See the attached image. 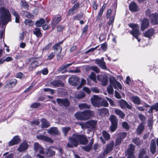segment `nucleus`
<instances>
[{
	"label": "nucleus",
	"mask_w": 158,
	"mask_h": 158,
	"mask_svg": "<svg viewBox=\"0 0 158 158\" xmlns=\"http://www.w3.org/2000/svg\"><path fill=\"white\" fill-rule=\"evenodd\" d=\"M88 142V139L84 135L73 134L72 136L69 138L67 145L69 148H72L77 147L79 143L81 144H85Z\"/></svg>",
	"instance_id": "nucleus-1"
},
{
	"label": "nucleus",
	"mask_w": 158,
	"mask_h": 158,
	"mask_svg": "<svg viewBox=\"0 0 158 158\" xmlns=\"http://www.w3.org/2000/svg\"><path fill=\"white\" fill-rule=\"evenodd\" d=\"M0 18L1 20L0 21V26L3 27L11 21V15L9 10L4 7L0 8Z\"/></svg>",
	"instance_id": "nucleus-2"
},
{
	"label": "nucleus",
	"mask_w": 158,
	"mask_h": 158,
	"mask_svg": "<svg viewBox=\"0 0 158 158\" xmlns=\"http://www.w3.org/2000/svg\"><path fill=\"white\" fill-rule=\"evenodd\" d=\"M94 112L90 110H85L82 112L77 113L75 114L76 119L81 120H86L89 119L94 115Z\"/></svg>",
	"instance_id": "nucleus-3"
},
{
	"label": "nucleus",
	"mask_w": 158,
	"mask_h": 158,
	"mask_svg": "<svg viewBox=\"0 0 158 158\" xmlns=\"http://www.w3.org/2000/svg\"><path fill=\"white\" fill-rule=\"evenodd\" d=\"M62 42V41H61L59 43L55 44L53 46V48L54 50V52H52L50 54L47 59V60H50L52 59L55 56V53H56L57 56L60 54L62 48L60 46V45L61 44Z\"/></svg>",
	"instance_id": "nucleus-4"
},
{
	"label": "nucleus",
	"mask_w": 158,
	"mask_h": 158,
	"mask_svg": "<svg viewBox=\"0 0 158 158\" xmlns=\"http://www.w3.org/2000/svg\"><path fill=\"white\" fill-rule=\"evenodd\" d=\"M129 26L132 29V31H130L131 34L137 40L138 42H139L140 40L138 38L139 35L140 34L139 30V25L136 24L130 23Z\"/></svg>",
	"instance_id": "nucleus-5"
},
{
	"label": "nucleus",
	"mask_w": 158,
	"mask_h": 158,
	"mask_svg": "<svg viewBox=\"0 0 158 158\" xmlns=\"http://www.w3.org/2000/svg\"><path fill=\"white\" fill-rule=\"evenodd\" d=\"M97 124V121L95 120H91L87 122L80 124L82 128H94Z\"/></svg>",
	"instance_id": "nucleus-6"
},
{
	"label": "nucleus",
	"mask_w": 158,
	"mask_h": 158,
	"mask_svg": "<svg viewBox=\"0 0 158 158\" xmlns=\"http://www.w3.org/2000/svg\"><path fill=\"white\" fill-rule=\"evenodd\" d=\"M92 105L95 107H99L102 106V98L96 95H93L90 98Z\"/></svg>",
	"instance_id": "nucleus-7"
},
{
	"label": "nucleus",
	"mask_w": 158,
	"mask_h": 158,
	"mask_svg": "<svg viewBox=\"0 0 158 158\" xmlns=\"http://www.w3.org/2000/svg\"><path fill=\"white\" fill-rule=\"evenodd\" d=\"M69 81L70 84L76 86L79 84L80 80L77 76L74 75L69 78Z\"/></svg>",
	"instance_id": "nucleus-8"
},
{
	"label": "nucleus",
	"mask_w": 158,
	"mask_h": 158,
	"mask_svg": "<svg viewBox=\"0 0 158 158\" xmlns=\"http://www.w3.org/2000/svg\"><path fill=\"white\" fill-rule=\"evenodd\" d=\"M31 64L29 67V69L30 71L34 70L36 67L39 65V63L35 59H31L30 60Z\"/></svg>",
	"instance_id": "nucleus-9"
},
{
	"label": "nucleus",
	"mask_w": 158,
	"mask_h": 158,
	"mask_svg": "<svg viewBox=\"0 0 158 158\" xmlns=\"http://www.w3.org/2000/svg\"><path fill=\"white\" fill-rule=\"evenodd\" d=\"M104 58L102 57L101 59H97L94 60L96 64H97L99 67L103 69H106V63L104 61Z\"/></svg>",
	"instance_id": "nucleus-10"
},
{
	"label": "nucleus",
	"mask_w": 158,
	"mask_h": 158,
	"mask_svg": "<svg viewBox=\"0 0 158 158\" xmlns=\"http://www.w3.org/2000/svg\"><path fill=\"white\" fill-rule=\"evenodd\" d=\"M62 17L60 15L55 16L53 18L52 22V26L53 29H54L56 26L60 21Z\"/></svg>",
	"instance_id": "nucleus-11"
},
{
	"label": "nucleus",
	"mask_w": 158,
	"mask_h": 158,
	"mask_svg": "<svg viewBox=\"0 0 158 158\" xmlns=\"http://www.w3.org/2000/svg\"><path fill=\"white\" fill-rule=\"evenodd\" d=\"M118 102L122 109H125L127 108L129 109H131L132 108V106L131 105H129L126 101L123 99L119 100Z\"/></svg>",
	"instance_id": "nucleus-12"
},
{
	"label": "nucleus",
	"mask_w": 158,
	"mask_h": 158,
	"mask_svg": "<svg viewBox=\"0 0 158 158\" xmlns=\"http://www.w3.org/2000/svg\"><path fill=\"white\" fill-rule=\"evenodd\" d=\"M138 158H149L148 150L145 149H141Z\"/></svg>",
	"instance_id": "nucleus-13"
},
{
	"label": "nucleus",
	"mask_w": 158,
	"mask_h": 158,
	"mask_svg": "<svg viewBox=\"0 0 158 158\" xmlns=\"http://www.w3.org/2000/svg\"><path fill=\"white\" fill-rule=\"evenodd\" d=\"M29 146V144L26 141H24L21 143L18 149V150L19 152L24 151L27 149Z\"/></svg>",
	"instance_id": "nucleus-14"
},
{
	"label": "nucleus",
	"mask_w": 158,
	"mask_h": 158,
	"mask_svg": "<svg viewBox=\"0 0 158 158\" xmlns=\"http://www.w3.org/2000/svg\"><path fill=\"white\" fill-rule=\"evenodd\" d=\"M149 20L147 19L143 18L141 21L140 27L141 30L143 31L147 28L149 26Z\"/></svg>",
	"instance_id": "nucleus-15"
},
{
	"label": "nucleus",
	"mask_w": 158,
	"mask_h": 158,
	"mask_svg": "<svg viewBox=\"0 0 158 158\" xmlns=\"http://www.w3.org/2000/svg\"><path fill=\"white\" fill-rule=\"evenodd\" d=\"M34 148L35 152H39L40 154H44L43 148L38 143H35L34 145Z\"/></svg>",
	"instance_id": "nucleus-16"
},
{
	"label": "nucleus",
	"mask_w": 158,
	"mask_h": 158,
	"mask_svg": "<svg viewBox=\"0 0 158 158\" xmlns=\"http://www.w3.org/2000/svg\"><path fill=\"white\" fill-rule=\"evenodd\" d=\"M110 82L111 85H112L115 89H122V86L121 84L114 78L110 79Z\"/></svg>",
	"instance_id": "nucleus-17"
},
{
	"label": "nucleus",
	"mask_w": 158,
	"mask_h": 158,
	"mask_svg": "<svg viewBox=\"0 0 158 158\" xmlns=\"http://www.w3.org/2000/svg\"><path fill=\"white\" fill-rule=\"evenodd\" d=\"M114 145V142L113 141H111L108 144L105 149L104 151V154H108L112 150L113 147Z\"/></svg>",
	"instance_id": "nucleus-18"
},
{
	"label": "nucleus",
	"mask_w": 158,
	"mask_h": 158,
	"mask_svg": "<svg viewBox=\"0 0 158 158\" xmlns=\"http://www.w3.org/2000/svg\"><path fill=\"white\" fill-rule=\"evenodd\" d=\"M56 101L58 104L61 106H68L69 104V102L67 99L57 98Z\"/></svg>",
	"instance_id": "nucleus-19"
},
{
	"label": "nucleus",
	"mask_w": 158,
	"mask_h": 158,
	"mask_svg": "<svg viewBox=\"0 0 158 158\" xmlns=\"http://www.w3.org/2000/svg\"><path fill=\"white\" fill-rule=\"evenodd\" d=\"M151 22L154 24L158 23V14L156 13L152 14L150 15Z\"/></svg>",
	"instance_id": "nucleus-20"
},
{
	"label": "nucleus",
	"mask_w": 158,
	"mask_h": 158,
	"mask_svg": "<svg viewBox=\"0 0 158 158\" xmlns=\"http://www.w3.org/2000/svg\"><path fill=\"white\" fill-rule=\"evenodd\" d=\"M48 132L50 134L54 135H58L60 134L58 128L55 127H51L48 130Z\"/></svg>",
	"instance_id": "nucleus-21"
},
{
	"label": "nucleus",
	"mask_w": 158,
	"mask_h": 158,
	"mask_svg": "<svg viewBox=\"0 0 158 158\" xmlns=\"http://www.w3.org/2000/svg\"><path fill=\"white\" fill-rule=\"evenodd\" d=\"M36 137L38 139H41L50 143L53 142V141L51 138L46 136L39 135H37Z\"/></svg>",
	"instance_id": "nucleus-22"
},
{
	"label": "nucleus",
	"mask_w": 158,
	"mask_h": 158,
	"mask_svg": "<svg viewBox=\"0 0 158 158\" xmlns=\"http://www.w3.org/2000/svg\"><path fill=\"white\" fill-rule=\"evenodd\" d=\"M20 142L19 137L18 136L14 137L13 139L9 143V146H13L16 144Z\"/></svg>",
	"instance_id": "nucleus-23"
},
{
	"label": "nucleus",
	"mask_w": 158,
	"mask_h": 158,
	"mask_svg": "<svg viewBox=\"0 0 158 158\" xmlns=\"http://www.w3.org/2000/svg\"><path fill=\"white\" fill-rule=\"evenodd\" d=\"M55 148L53 146H50L47 149V155L49 157H51L55 155V152L53 150Z\"/></svg>",
	"instance_id": "nucleus-24"
},
{
	"label": "nucleus",
	"mask_w": 158,
	"mask_h": 158,
	"mask_svg": "<svg viewBox=\"0 0 158 158\" xmlns=\"http://www.w3.org/2000/svg\"><path fill=\"white\" fill-rule=\"evenodd\" d=\"M129 8L130 10L136 12L138 10V7L135 2H132L129 5Z\"/></svg>",
	"instance_id": "nucleus-25"
},
{
	"label": "nucleus",
	"mask_w": 158,
	"mask_h": 158,
	"mask_svg": "<svg viewBox=\"0 0 158 158\" xmlns=\"http://www.w3.org/2000/svg\"><path fill=\"white\" fill-rule=\"evenodd\" d=\"M17 81L15 79L10 80L6 84V86L9 88L14 87L17 83Z\"/></svg>",
	"instance_id": "nucleus-26"
},
{
	"label": "nucleus",
	"mask_w": 158,
	"mask_h": 158,
	"mask_svg": "<svg viewBox=\"0 0 158 158\" xmlns=\"http://www.w3.org/2000/svg\"><path fill=\"white\" fill-rule=\"evenodd\" d=\"M99 81H101V83L102 85L106 86L107 85L108 82V78L106 76H102L100 78L99 77L98 78Z\"/></svg>",
	"instance_id": "nucleus-27"
},
{
	"label": "nucleus",
	"mask_w": 158,
	"mask_h": 158,
	"mask_svg": "<svg viewBox=\"0 0 158 158\" xmlns=\"http://www.w3.org/2000/svg\"><path fill=\"white\" fill-rule=\"evenodd\" d=\"M154 33V30L151 28L148 30L147 31L144 32L143 35L146 37L150 38L153 35Z\"/></svg>",
	"instance_id": "nucleus-28"
},
{
	"label": "nucleus",
	"mask_w": 158,
	"mask_h": 158,
	"mask_svg": "<svg viewBox=\"0 0 158 158\" xmlns=\"http://www.w3.org/2000/svg\"><path fill=\"white\" fill-rule=\"evenodd\" d=\"M156 148L155 142L154 140H152L150 144V151L152 154H154L155 153Z\"/></svg>",
	"instance_id": "nucleus-29"
},
{
	"label": "nucleus",
	"mask_w": 158,
	"mask_h": 158,
	"mask_svg": "<svg viewBox=\"0 0 158 158\" xmlns=\"http://www.w3.org/2000/svg\"><path fill=\"white\" fill-rule=\"evenodd\" d=\"M41 127L43 128H48L50 126L49 123L45 118H42L41 120Z\"/></svg>",
	"instance_id": "nucleus-30"
},
{
	"label": "nucleus",
	"mask_w": 158,
	"mask_h": 158,
	"mask_svg": "<svg viewBox=\"0 0 158 158\" xmlns=\"http://www.w3.org/2000/svg\"><path fill=\"white\" fill-rule=\"evenodd\" d=\"M144 128V126L142 124V123H141L136 129V132L137 135H139L141 134L143 131Z\"/></svg>",
	"instance_id": "nucleus-31"
},
{
	"label": "nucleus",
	"mask_w": 158,
	"mask_h": 158,
	"mask_svg": "<svg viewBox=\"0 0 158 158\" xmlns=\"http://www.w3.org/2000/svg\"><path fill=\"white\" fill-rule=\"evenodd\" d=\"M131 99L133 102L137 105L141 104V101L139 98L136 96H133L131 98Z\"/></svg>",
	"instance_id": "nucleus-32"
},
{
	"label": "nucleus",
	"mask_w": 158,
	"mask_h": 158,
	"mask_svg": "<svg viewBox=\"0 0 158 158\" xmlns=\"http://www.w3.org/2000/svg\"><path fill=\"white\" fill-rule=\"evenodd\" d=\"M85 96V93L83 92H80L75 94L74 98L78 99L84 98Z\"/></svg>",
	"instance_id": "nucleus-33"
},
{
	"label": "nucleus",
	"mask_w": 158,
	"mask_h": 158,
	"mask_svg": "<svg viewBox=\"0 0 158 158\" xmlns=\"http://www.w3.org/2000/svg\"><path fill=\"white\" fill-rule=\"evenodd\" d=\"M11 13L15 17V21L16 23H19V22L20 17L18 13L14 9H12L11 11Z\"/></svg>",
	"instance_id": "nucleus-34"
},
{
	"label": "nucleus",
	"mask_w": 158,
	"mask_h": 158,
	"mask_svg": "<svg viewBox=\"0 0 158 158\" xmlns=\"http://www.w3.org/2000/svg\"><path fill=\"white\" fill-rule=\"evenodd\" d=\"M72 64H73V63H69V64H66L64 65H63L59 68L58 70L59 72H61L62 73H63L65 72H66L67 71L65 70L64 72L63 71L66 68H67L68 67L71 65Z\"/></svg>",
	"instance_id": "nucleus-35"
},
{
	"label": "nucleus",
	"mask_w": 158,
	"mask_h": 158,
	"mask_svg": "<svg viewBox=\"0 0 158 158\" xmlns=\"http://www.w3.org/2000/svg\"><path fill=\"white\" fill-rule=\"evenodd\" d=\"M79 4L78 3H76L73 6L72 8L70 9L69 11V13L70 14H73L75 13V11L77 10L79 7Z\"/></svg>",
	"instance_id": "nucleus-36"
},
{
	"label": "nucleus",
	"mask_w": 158,
	"mask_h": 158,
	"mask_svg": "<svg viewBox=\"0 0 158 158\" xmlns=\"http://www.w3.org/2000/svg\"><path fill=\"white\" fill-rule=\"evenodd\" d=\"M33 33L38 37H41L42 35V34L40 32V29L39 28H35L34 30L33 31Z\"/></svg>",
	"instance_id": "nucleus-37"
},
{
	"label": "nucleus",
	"mask_w": 158,
	"mask_h": 158,
	"mask_svg": "<svg viewBox=\"0 0 158 158\" xmlns=\"http://www.w3.org/2000/svg\"><path fill=\"white\" fill-rule=\"evenodd\" d=\"M78 106L81 110L89 109L90 107V106L86 103H83L79 104Z\"/></svg>",
	"instance_id": "nucleus-38"
},
{
	"label": "nucleus",
	"mask_w": 158,
	"mask_h": 158,
	"mask_svg": "<svg viewBox=\"0 0 158 158\" xmlns=\"http://www.w3.org/2000/svg\"><path fill=\"white\" fill-rule=\"evenodd\" d=\"M115 114L121 118H123L125 116V114L123 112L120 110L116 109L115 110Z\"/></svg>",
	"instance_id": "nucleus-39"
},
{
	"label": "nucleus",
	"mask_w": 158,
	"mask_h": 158,
	"mask_svg": "<svg viewBox=\"0 0 158 158\" xmlns=\"http://www.w3.org/2000/svg\"><path fill=\"white\" fill-rule=\"evenodd\" d=\"M135 150V146L133 144L130 145V147L127 150V153L134 154Z\"/></svg>",
	"instance_id": "nucleus-40"
},
{
	"label": "nucleus",
	"mask_w": 158,
	"mask_h": 158,
	"mask_svg": "<svg viewBox=\"0 0 158 158\" xmlns=\"http://www.w3.org/2000/svg\"><path fill=\"white\" fill-rule=\"evenodd\" d=\"M45 23V21L43 19H40L39 20L37 21L36 22V25L37 27H41Z\"/></svg>",
	"instance_id": "nucleus-41"
},
{
	"label": "nucleus",
	"mask_w": 158,
	"mask_h": 158,
	"mask_svg": "<svg viewBox=\"0 0 158 158\" xmlns=\"http://www.w3.org/2000/svg\"><path fill=\"white\" fill-rule=\"evenodd\" d=\"M102 135L104 138L106 140H109L110 138V135L107 131H104L102 132Z\"/></svg>",
	"instance_id": "nucleus-42"
},
{
	"label": "nucleus",
	"mask_w": 158,
	"mask_h": 158,
	"mask_svg": "<svg viewBox=\"0 0 158 158\" xmlns=\"http://www.w3.org/2000/svg\"><path fill=\"white\" fill-rule=\"evenodd\" d=\"M110 121L111 122V124H117V121L116 120V117L114 115H111L110 117Z\"/></svg>",
	"instance_id": "nucleus-43"
},
{
	"label": "nucleus",
	"mask_w": 158,
	"mask_h": 158,
	"mask_svg": "<svg viewBox=\"0 0 158 158\" xmlns=\"http://www.w3.org/2000/svg\"><path fill=\"white\" fill-rule=\"evenodd\" d=\"M107 91L108 94L110 95L113 94L114 93L113 86L110 84V85L107 87Z\"/></svg>",
	"instance_id": "nucleus-44"
},
{
	"label": "nucleus",
	"mask_w": 158,
	"mask_h": 158,
	"mask_svg": "<svg viewBox=\"0 0 158 158\" xmlns=\"http://www.w3.org/2000/svg\"><path fill=\"white\" fill-rule=\"evenodd\" d=\"M89 77L93 81H94L96 83H97L96 77V74L95 73L93 72H92L90 75Z\"/></svg>",
	"instance_id": "nucleus-45"
},
{
	"label": "nucleus",
	"mask_w": 158,
	"mask_h": 158,
	"mask_svg": "<svg viewBox=\"0 0 158 158\" xmlns=\"http://www.w3.org/2000/svg\"><path fill=\"white\" fill-rule=\"evenodd\" d=\"M21 4L24 8L27 9L28 7V4L24 0H22L21 1Z\"/></svg>",
	"instance_id": "nucleus-46"
},
{
	"label": "nucleus",
	"mask_w": 158,
	"mask_h": 158,
	"mask_svg": "<svg viewBox=\"0 0 158 158\" xmlns=\"http://www.w3.org/2000/svg\"><path fill=\"white\" fill-rule=\"evenodd\" d=\"M70 130V127H64L62 128L63 132L65 136L66 135L67 132Z\"/></svg>",
	"instance_id": "nucleus-47"
},
{
	"label": "nucleus",
	"mask_w": 158,
	"mask_h": 158,
	"mask_svg": "<svg viewBox=\"0 0 158 158\" xmlns=\"http://www.w3.org/2000/svg\"><path fill=\"white\" fill-rule=\"evenodd\" d=\"M98 111L100 112H102L105 114H106L109 112L108 110L106 108L98 109Z\"/></svg>",
	"instance_id": "nucleus-48"
},
{
	"label": "nucleus",
	"mask_w": 158,
	"mask_h": 158,
	"mask_svg": "<svg viewBox=\"0 0 158 158\" xmlns=\"http://www.w3.org/2000/svg\"><path fill=\"white\" fill-rule=\"evenodd\" d=\"M83 15L82 13H80L77 15L73 17L74 19L76 20H79L82 18Z\"/></svg>",
	"instance_id": "nucleus-49"
},
{
	"label": "nucleus",
	"mask_w": 158,
	"mask_h": 158,
	"mask_svg": "<svg viewBox=\"0 0 158 158\" xmlns=\"http://www.w3.org/2000/svg\"><path fill=\"white\" fill-rule=\"evenodd\" d=\"M90 69L94 71L97 73H99L100 71L99 69L97 66H93L91 67Z\"/></svg>",
	"instance_id": "nucleus-50"
},
{
	"label": "nucleus",
	"mask_w": 158,
	"mask_h": 158,
	"mask_svg": "<svg viewBox=\"0 0 158 158\" xmlns=\"http://www.w3.org/2000/svg\"><path fill=\"white\" fill-rule=\"evenodd\" d=\"M111 126L110 127V130L112 132H114L115 131L117 127V124H111Z\"/></svg>",
	"instance_id": "nucleus-51"
},
{
	"label": "nucleus",
	"mask_w": 158,
	"mask_h": 158,
	"mask_svg": "<svg viewBox=\"0 0 158 158\" xmlns=\"http://www.w3.org/2000/svg\"><path fill=\"white\" fill-rule=\"evenodd\" d=\"M16 77L20 79H23L24 77V76L22 73L19 72L17 73Z\"/></svg>",
	"instance_id": "nucleus-52"
},
{
	"label": "nucleus",
	"mask_w": 158,
	"mask_h": 158,
	"mask_svg": "<svg viewBox=\"0 0 158 158\" xmlns=\"http://www.w3.org/2000/svg\"><path fill=\"white\" fill-rule=\"evenodd\" d=\"M86 80L85 79L82 78L81 81L80 85L79 86L77 87V89H79V88H81L82 86L84 85H85V84L86 83Z\"/></svg>",
	"instance_id": "nucleus-53"
},
{
	"label": "nucleus",
	"mask_w": 158,
	"mask_h": 158,
	"mask_svg": "<svg viewBox=\"0 0 158 158\" xmlns=\"http://www.w3.org/2000/svg\"><path fill=\"white\" fill-rule=\"evenodd\" d=\"M140 141V139L138 138H135L133 139V142L137 145H138L139 144Z\"/></svg>",
	"instance_id": "nucleus-54"
},
{
	"label": "nucleus",
	"mask_w": 158,
	"mask_h": 158,
	"mask_svg": "<svg viewBox=\"0 0 158 158\" xmlns=\"http://www.w3.org/2000/svg\"><path fill=\"white\" fill-rule=\"evenodd\" d=\"M139 118L140 120L142 121V124H143V123L145 121V117L142 114H139L138 115Z\"/></svg>",
	"instance_id": "nucleus-55"
},
{
	"label": "nucleus",
	"mask_w": 158,
	"mask_h": 158,
	"mask_svg": "<svg viewBox=\"0 0 158 158\" xmlns=\"http://www.w3.org/2000/svg\"><path fill=\"white\" fill-rule=\"evenodd\" d=\"M44 90L45 92H48L51 94H53L54 93V90L50 89L49 88H44Z\"/></svg>",
	"instance_id": "nucleus-56"
},
{
	"label": "nucleus",
	"mask_w": 158,
	"mask_h": 158,
	"mask_svg": "<svg viewBox=\"0 0 158 158\" xmlns=\"http://www.w3.org/2000/svg\"><path fill=\"white\" fill-rule=\"evenodd\" d=\"M127 135V134L126 132L121 133L119 134V136L118 137L120 138L122 140L126 137Z\"/></svg>",
	"instance_id": "nucleus-57"
},
{
	"label": "nucleus",
	"mask_w": 158,
	"mask_h": 158,
	"mask_svg": "<svg viewBox=\"0 0 158 158\" xmlns=\"http://www.w3.org/2000/svg\"><path fill=\"white\" fill-rule=\"evenodd\" d=\"M31 124L33 126H36L38 125L40 122L38 120L33 121L30 122Z\"/></svg>",
	"instance_id": "nucleus-58"
},
{
	"label": "nucleus",
	"mask_w": 158,
	"mask_h": 158,
	"mask_svg": "<svg viewBox=\"0 0 158 158\" xmlns=\"http://www.w3.org/2000/svg\"><path fill=\"white\" fill-rule=\"evenodd\" d=\"M122 126L126 130H128L129 128V126L127 123L126 122H123L122 123Z\"/></svg>",
	"instance_id": "nucleus-59"
},
{
	"label": "nucleus",
	"mask_w": 158,
	"mask_h": 158,
	"mask_svg": "<svg viewBox=\"0 0 158 158\" xmlns=\"http://www.w3.org/2000/svg\"><path fill=\"white\" fill-rule=\"evenodd\" d=\"M83 90L85 92L88 94H90L91 92V90H90L89 89L85 87H84L83 88Z\"/></svg>",
	"instance_id": "nucleus-60"
},
{
	"label": "nucleus",
	"mask_w": 158,
	"mask_h": 158,
	"mask_svg": "<svg viewBox=\"0 0 158 158\" xmlns=\"http://www.w3.org/2000/svg\"><path fill=\"white\" fill-rule=\"evenodd\" d=\"M122 140V139L118 137L117 138L115 141L116 146L119 145L121 142Z\"/></svg>",
	"instance_id": "nucleus-61"
},
{
	"label": "nucleus",
	"mask_w": 158,
	"mask_h": 158,
	"mask_svg": "<svg viewBox=\"0 0 158 158\" xmlns=\"http://www.w3.org/2000/svg\"><path fill=\"white\" fill-rule=\"evenodd\" d=\"M82 148L85 151L87 152H89L91 149V147H90V146H89L88 145L87 146L83 147Z\"/></svg>",
	"instance_id": "nucleus-62"
},
{
	"label": "nucleus",
	"mask_w": 158,
	"mask_h": 158,
	"mask_svg": "<svg viewBox=\"0 0 158 158\" xmlns=\"http://www.w3.org/2000/svg\"><path fill=\"white\" fill-rule=\"evenodd\" d=\"M40 103H35L31 105V107L32 108H38L40 106Z\"/></svg>",
	"instance_id": "nucleus-63"
},
{
	"label": "nucleus",
	"mask_w": 158,
	"mask_h": 158,
	"mask_svg": "<svg viewBox=\"0 0 158 158\" xmlns=\"http://www.w3.org/2000/svg\"><path fill=\"white\" fill-rule=\"evenodd\" d=\"M106 99L109 102L111 106H114L115 105L114 102L113 100L107 97H106Z\"/></svg>",
	"instance_id": "nucleus-64"
}]
</instances>
